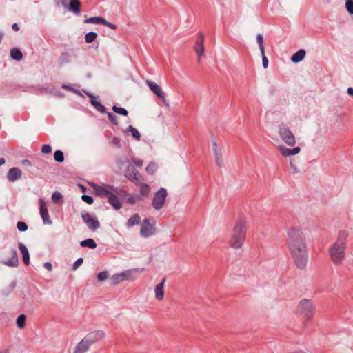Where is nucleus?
<instances>
[{
  "instance_id": "obj_1",
  "label": "nucleus",
  "mask_w": 353,
  "mask_h": 353,
  "mask_svg": "<svg viewBox=\"0 0 353 353\" xmlns=\"http://www.w3.org/2000/svg\"><path fill=\"white\" fill-rule=\"evenodd\" d=\"M286 245L296 266L299 269L305 268L308 261V250L303 232L295 228L289 230Z\"/></svg>"
},
{
  "instance_id": "obj_2",
  "label": "nucleus",
  "mask_w": 353,
  "mask_h": 353,
  "mask_svg": "<svg viewBox=\"0 0 353 353\" xmlns=\"http://www.w3.org/2000/svg\"><path fill=\"white\" fill-rule=\"evenodd\" d=\"M247 220L244 216H239L233 228L229 245L231 248H241L246 236Z\"/></svg>"
},
{
  "instance_id": "obj_3",
  "label": "nucleus",
  "mask_w": 353,
  "mask_h": 353,
  "mask_svg": "<svg viewBox=\"0 0 353 353\" xmlns=\"http://www.w3.org/2000/svg\"><path fill=\"white\" fill-rule=\"evenodd\" d=\"M347 232L341 230L335 243L330 248L329 253L332 261L335 265L340 264L344 259Z\"/></svg>"
},
{
  "instance_id": "obj_4",
  "label": "nucleus",
  "mask_w": 353,
  "mask_h": 353,
  "mask_svg": "<svg viewBox=\"0 0 353 353\" xmlns=\"http://www.w3.org/2000/svg\"><path fill=\"white\" fill-rule=\"evenodd\" d=\"M298 311L307 319H310L315 314V307L311 300L303 299L298 305Z\"/></svg>"
},
{
  "instance_id": "obj_5",
  "label": "nucleus",
  "mask_w": 353,
  "mask_h": 353,
  "mask_svg": "<svg viewBox=\"0 0 353 353\" xmlns=\"http://www.w3.org/2000/svg\"><path fill=\"white\" fill-rule=\"evenodd\" d=\"M168 196L167 190L165 188H161L157 191L152 200V205L156 210H161L165 205L166 197Z\"/></svg>"
},
{
  "instance_id": "obj_6",
  "label": "nucleus",
  "mask_w": 353,
  "mask_h": 353,
  "mask_svg": "<svg viewBox=\"0 0 353 353\" xmlns=\"http://www.w3.org/2000/svg\"><path fill=\"white\" fill-rule=\"evenodd\" d=\"M156 233L155 221L153 219L146 218L143 221L141 226L140 235L148 238Z\"/></svg>"
},
{
  "instance_id": "obj_7",
  "label": "nucleus",
  "mask_w": 353,
  "mask_h": 353,
  "mask_svg": "<svg viewBox=\"0 0 353 353\" xmlns=\"http://www.w3.org/2000/svg\"><path fill=\"white\" fill-rule=\"evenodd\" d=\"M279 133L282 140L288 145L293 146L296 143L295 137L292 132L283 125H279Z\"/></svg>"
},
{
  "instance_id": "obj_8",
  "label": "nucleus",
  "mask_w": 353,
  "mask_h": 353,
  "mask_svg": "<svg viewBox=\"0 0 353 353\" xmlns=\"http://www.w3.org/2000/svg\"><path fill=\"white\" fill-rule=\"evenodd\" d=\"M109 188L111 190H112V192L108 198V203L114 210H119L121 208L122 205L119 198L117 197V195L120 194L121 190L118 188H114L112 185H109Z\"/></svg>"
},
{
  "instance_id": "obj_9",
  "label": "nucleus",
  "mask_w": 353,
  "mask_h": 353,
  "mask_svg": "<svg viewBox=\"0 0 353 353\" xmlns=\"http://www.w3.org/2000/svg\"><path fill=\"white\" fill-rule=\"evenodd\" d=\"M125 176L131 182H132L135 185H138L140 183V180L141 179V174L134 168L132 164H129L125 170L124 173Z\"/></svg>"
},
{
  "instance_id": "obj_10",
  "label": "nucleus",
  "mask_w": 353,
  "mask_h": 353,
  "mask_svg": "<svg viewBox=\"0 0 353 353\" xmlns=\"http://www.w3.org/2000/svg\"><path fill=\"white\" fill-rule=\"evenodd\" d=\"M81 218L89 229L96 230L100 228V223L94 216L85 213L81 215Z\"/></svg>"
},
{
  "instance_id": "obj_11",
  "label": "nucleus",
  "mask_w": 353,
  "mask_h": 353,
  "mask_svg": "<svg viewBox=\"0 0 353 353\" xmlns=\"http://www.w3.org/2000/svg\"><path fill=\"white\" fill-rule=\"evenodd\" d=\"M146 83L150 89L158 97V98L161 99L162 102L165 105L168 106V103L165 98V93L162 91L161 87L156 83L149 80L146 81Z\"/></svg>"
},
{
  "instance_id": "obj_12",
  "label": "nucleus",
  "mask_w": 353,
  "mask_h": 353,
  "mask_svg": "<svg viewBox=\"0 0 353 353\" xmlns=\"http://www.w3.org/2000/svg\"><path fill=\"white\" fill-rule=\"evenodd\" d=\"M105 337V332L102 330H94L88 334L83 339L90 345L103 339Z\"/></svg>"
},
{
  "instance_id": "obj_13",
  "label": "nucleus",
  "mask_w": 353,
  "mask_h": 353,
  "mask_svg": "<svg viewBox=\"0 0 353 353\" xmlns=\"http://www.w3.org/2000/svg\"><path fill=\"white\" fill-rule=\"evenodd\" d=\"M8 255L10 259L3 261L2 263L8 267H17L19 265V259L17 252L14 248H11L8 251Z\"/></svg>"
},
{
  "instance_id": "obj_14",
  "label": "nucleus",
  "mask_w": 353,
  "mask_h": 353,
  "mask_svg": "<svg viewBox=\"0 0 353 353\" xmlns=\"http://www.w3.org/2000/svg\"><path fill=\"white\" fill-rule=\"evenodd\" d=\"M39 212L44 224L51 225L52 223L46 203L41 199H39Z\"/></svg>"
},
{
  "instance_id": "obj_15",
  "label": "nucleus",
  "mask_w": 353,
  "mask_h": 353,
  "mask_svg": "<svg viewBox=\"0 0 353 353\" xmlns=\"http://www.w3.org/2000/svg\"><path fill=\"white\" fill-rule=\"evenodd\" d=\"M203 42H204V35L202 33H199V37L196 41L194 50L198 55V61L200 62L201 57L203 54L204 48H203Z\"/></svg>"
},
{
  "instance_id": "obj_16",
  "label": "nucleus",
  "mask_w": 353,
  "mask_h": 353,
  "mask_svg": "<svg viewBox=\"0 0 353 353\" xmlns=\"http://www.w3.org/2000/svg\"><path fill=\"white\" fill-rule=\"evenodd\" d=\"M7 179L10 182H14L20 179L22 176L21 170L16 167L11 168L7 172Z\"/></svg>"
},
{
  "instance_id": "obj_17",
  "label": "nucleus",
  "mask_w": 353,
  "mask_h": 353,
  "mask_svg": "<svg viewBox=\"0 0 353 353\" xmlns=\"http://www.w3.org/2000/svg\"><path fill=\"white\" fill-rule=\"evenodd\" d=\"M92 188L95 194L100 197H106L108 199L110 194L112 192V190L110 189L109 185L108 186V188H105L99 185L94 184Z\"/></svg>"
},
{
  "instance_id": "obj_18",
  "label": "nucleus",
  "mask_w": 353,
  "mask_h": 353,
  "mask_svg": "<svg viewBox=\"0 0 353 353\" xmlns=\"http://www.w3.org/2000/svg\"><path fill=\"white\" fill-rule=\"evenodd\" d=\"M65 8H68V10L73 14L79 15L81 11V1L79 0H70Z\"/></svg>"
},
{
  "instance_id": "obj_19",
  "label": "nucleus",
  "mask_w": 353,
  "mask_h": 353,
  "mask_svg": "<svg viewBox=\"0 0 353 353\" xmlns=\"http://www.w3.org/2000/svg\"><path fill=\"white\" fill-rule=\"evenodd\" d=\"M130 272L126 271L123 272L121 274H114L111 278H110V282L112 285H116L119 283L120 282L127 280L129 278Z\"/></svg>"
},
{
  "instance_id": "obj_20",
  "label": "nucleus",
  "mask_w": 353,
  "mask_h": 353,
  "mask_svg": "<svg viewBox=\"0 0 353 353\" xmlns=\"http://www.w3.org/2000/svg\"><path fill=\"white\" fill-rule=\"evenodd\" d=\"M212 150L215 156L216 163L219 167H221L223 165L222 154L221 149L218 148L217 143L214 139H212Z\"/></svg>"
},
{
  "instance_id": "obj_21",
  "label": "nucleus",
  "mask_w": 353,
  "mask_h": 353,
  "mask_svg": "<svg viewBox=\"0 0 353 353\" xmlns=\"http://www.w3.org/2000/svg\"><path fill=\"white\" fill-rule=\"evenodd\" d=\"M18 248L21 252L23 263L26 265H29L30 264V254H29L28 248L23 243H22L21 242H19L18 243Z\"/></svg>"
},
{
  "instance_id": "obj_22",
  "label": "nucleus",
  "mask_w": 353,
  "mask_h": 353,
  "mask_svg": "<svg viewBox=\"0 0 353 353\" xmlns=\"http://www.w3.org/2000/svg\"><path fill=\"white\" fill-rule=\"evenodd\" d=\"M90 346V345L86 342V340L83 339L77 343L73 353H85L89 350Z\"/></svg>"
},
{
  "instance_id": "obj_23",
  "label": "nucleus",
  "mask_w": 353,
  "mask_h": 353,
  "mask_svg": "<svg viewBox=\"0 0 353 353\" xmlns=\"http://www.w3.org/2000/svg\"><path fill=\"white\" fill-rule=\"evenodd\" d=\"M88 96L90 98L91 104L95 108V109L100 112L101 113H105L106 108L104 105H103L99 101L95 99V97H94L92 94H88Z\"/></svg>"
},
{
  "instance_id": "obj_24",
  "label": "nucleus",
  "mask_w": 353,
  "mask_h": 353,
  "mask_svg": "<svg viewBox=\"0 0 353 353\" xmlns=\"http://www.w3.org/2000/svg\"><path fill=\"white\" fill-rule=\"evenodd\" d=\"M165 281V278H163L162 281L157 285L155 288V297L157 300L161 301L164 296L163 286Z\"/></svg>"
},
{
  "instance_id": "obj_25",
  "label": "nucleus",
  "mask_w": 353,
  "mask_h": 353,
  "mask_svg": "<svg viewBox=\"0 0 353 353\" xmlns=\"http://www.w3.org/2000/svg\"><path fill=\"white\" fill-rule=\"evenodd\" d=\"M301 149L299 147H295L292 149L287 148L285 147L281 148V152L284 157H290L292 155H295L300 152Z\"/></svg>"
},
{
  "instance_id": "obj_26",
  "label": "nucleus",
  "mask_w": 353,
  "mask_h": 353,
  "mask_svg": "<svg viewBox=\"0 0 353 353\" xmlns=\"http://www.w3.org/2000/svg\"><path fill=\"white\" fill-rule=\"evenodd\" d=\"M305 54L306 52L303 49L298 50L291 57L292 62L296 63L301 61L304 59Z\"/></svg>"
},
{
  "instance_id": "obj_27",
  "label": "nucleus",
  "mask_w": 353,
  "mask_h": 353,
  "mask_svg": "<svg viewBox=\"0 0 353 353\" xmlns=\"http://www.w3.org/2000/svg\"><path fill=\"white\" fill-rule=\"evenodd\" d=\"M141 223V217L139 214H133L127 221L126 225L131 228L134 225H139Z\"/></svg>"
},
{
  "instance_id": "obj_28",
  "label": "nucleus",
  "mask_w": 353,
  "mask_h": 353,
  "mask_svg": "<svg viewBox=\"0 0 353 353\" xmlns=\"http://www.w3.org/2000/svg\"><path fill=\"white\" fill-rule=\"evenodd\" d=\"M138 185H140L139 196H141L142 199H143V197L148 196L151 190L150 185L147 183H141V181L140 183H139Z\"/></svg>"
},
{
  "instance_id": "obj_29",
  "label": "nucleus",
  "mask_w": 353,
  "mask_h": 353,
  "mask_svg": "<svg viewBox=\"0 0 353 353\" xmlns=\"http://www.w3.org/2000/svg\"><path fill=\"white\" fill-rule=\"evenodd\" d=\"M125 198L127 203L130 205H134L137 202L141 201L143 200L141 196H139L138 194L132 195L130 194H126Z\"/></svg>"
},
{
  "instance_id": "obj_30",
  "label": "nucleus",
  "mask_w": 353,
  "mask_h": 353,
  "mask_svg": "<svg viewBox=\"0 0 353 353\" xmlns=\"http://www.w3.org/2000/svg\"><path fill=\"white\" fill-rule=\"evenodd\" d=\"M10 57L13 60L20 61L23 58V54L19 48H14L10 50Z\"/></svg>"
},
{
  "instance_id": "obj_31",
  "label": "nucleus",
  "mask_w": 353,
  "mask_h": 353,
  "mask_svg": "<svg viewBox=\"0 0 353 353\" xmlns=\"http://www.w3.org/2000/svg\"><path fill=\"white\" fill-rule=\"evenodd\" d=\"M70 62V54L68 52H63L61 54L60 57L58 60V63L59 66H63L67 63Z\"/></svg>"
},
{
  "instance_id": "obj_32",
  "label": "nucleus",
  "mask_w": 353,
  "mask_h": 353,
  "mask_svg": "<svg viewBox=\"0 0 353 353\" xmlns=\"http://www.w3.org/2000/svg\"><path fill=\"white\" fill-rule=\"evenodd\" d=\"M80 245L81 247H88V248H90L92 249H94L97 246V245L95 243V241H94V239H90V238L81 241Z\"/></svg>"
},
{
  "instance_id": "obj_33",
  "label": "nucleus",
  "mask_w": 353,
  "mask_h": 353,
  "mask_svg": "<svg viewBox=\"0 0 353 353\" xmlns=\"http://www.w3.org/2000/svg\"><path fill=\"white\" fill-rule=\"evenodd\" d=\"M104 21V18L101 17H92L84 20L85 23L101 24Z\"/></svg>"
},
{
  "instance_id": "obj_34",
  "label": "nucleus",
  "mask_w": 353,
  "mask_h": 353,
  "mask_svg": "<svg viewBox=\"0 0 353 353\" xmlns=\"http://www.w3.org/2000/svg\"><path fill=\"white\" fill-rule=\"evenodd\" d=\"M26 316L23 314H20L16 320V323H17V327L19 329L23 328L26 325Z\"/></svg>"
},
{
  "instance_id": "obj_35",
  "label": "nucleus",
  "mask_w": 353,
  "mask_h": 353,
  "mask_svg": "<svg viewBox=\"0 0 353 353\" xmlns=\"http://www.w3.org/2000/svg\"><path fill=\"white\" fill-rule=\"evenodd\" d=\"M127 132H130L132 136L137 140L139 141L141 134L133 126L129 125L127 128Z\"/></svg>"
},
{
  "instance_id": "obj_36",
  "label": "nucleus",
  "mask_w": 353,
  "mask_h": 353,
  "mask_svg": "<svg viewBox=\"0 0 353 353\" xmlns=\"http://www.w3.org/2000/svg\"><path fill=\"white\" fill-rule=\"evenodd\" d=\"M97 37V34L94 32H89L85 35V41L87 43H92Z\"/></svg>"
},
{
  "instance_id": "obj_37",
  "label": "nucleus",
  "mask_w": 353,
  "mask_h": 353,
  "mask_svg": "<svg viewBox=\"0 0 353 353\" xmlns=\"http://www.w3.org/2000/svg\"><path fill=\"white\" fill-rule=\"evenodd\" d=\"M54 159L55 161L58 163H62L64 161V154L63 152L60 150H57L54 153Z\"/></svg>"
},
{
  "instance_id": "obj_38",
  "label": "nucleus",
  "mask_w": 353,
  "mask_h": 353,
  "mask_svg": "<svg viewBox=\"0 0 353 353\" xmlns=\"http://www.w3.org/2000/svg\"><path fill=\"white\" fill-rule=\"evenodd\" d=\"M256 41H257V43L259 44L261 54H263L264 51H265V48L263 46V37L261 34H258L256 35Z\"/></svg>"
},
{
  "instance_id": "obj_39",
  "label": "nucleus",
  "mask_w": 353,
  "mask_h": 353,
  "mask_svg": "<svg viewBox=\"0 0 353 353\" xmlns=\"http://www.w3.org/2000/svg\"><path fill=\"white\" fill-rule=\"evenodd\" d=\"M112 110L119 114H121L122 116H127L128 112L127 111L126 109L123 108H121V107H118L117 105H114L112 107Z\"/></svg>"
},
{
  "instance_id": "obj_40",
  "label": "nucleus",
  "mask_w": 353,
  "mask_h": 353,
  "mask_svg": "<svg viewBox=\"0 0 353 353\" xmlns=\"http://www.w3.org/2000/svg\"><path fill=\"white\" fill-rule=\"evenodd\" d=\"M156 170L157 165L153 162H150L145 168L146 172L150 174H153Z\"/></svg>"
},
{
  "instance_id": "obj_41",
  "label": "nucleus",
  "mask_w": 353,
  "mask_h": 353,
  "mask_svg": "<svg viewBox=\"0 0 353 353\" xmlns=\"http://www.w3.org/2000/svg\"><path fill=\"white\" fill-rule=\"evenodd\" d=\"M110 143L112 145L117 148H120L121 147L120 139L118 138L117 137H112L111 139L110 140Z\"/></svg>"
},
{
  "instance_id": "obj_42",
  "label": "nucleus",
  "mask_w": 353,
  "mask_h": 353,
  "mask_svg": "<svg viewBox=\"0 0 353 353\" xmlns=\"http://www.w3.org/2000/svg\"><path fill=\"white\" fill-rule=\"evenodd\" d=\"M109 274L108 271H103L97 274V277L99 281H104L108 278Z\"/></svg>"
},
{
  "instance_id": "obj_43",
  "label": "nucleus",
  "mask_w": 353,
  "mask_h": 353,
  "mask_svg": "<svg viewBox=\"0 0 353 353\" xmlns=\"http://www.w3.org/2000/svg\"><path fill=\"white\" fill-rule=\"evenodd\" d=\"M107 115H108L109 120L110 121V122L112 124H114L115 125H118V123H119L118 119H117V117L116 115H114L112 112H107Z\"/></svg>"
},
{
  "instance_id": "obj_44",
  "label": "nucleus",
  "mask_w": 353,
  "mask_h": 353,
  "mask_svg": "<svg viewBox=\"0 0 353 353\" xmlns=\"http://www.w3.org/2000/svg\"><path fill=\"white\" fill-rule=\"evenodd\" d=\"M17 228L20 232H25L28 230V225L23 221H19L17 223Z\"/></svg>"
},
{
  "instance_id": "obj_45",
  "label": "nucleus",
  "mask_w": 353,
  "mask_h": 353,
  "mask_svg": "<svg viewBox=\"0 0 353 353\" xmlns=\"http://www.w3.org/2000/svg\"><path fill=\"white\" fill-rule=\"evenodd\" d=\"M81 199H82L84 202H85V203H87L88 204H90V205L92 204V203H93V202H94V199H93V197H92V196H90V195H87V194H83V195L81 196Z\"/></svg>"
},
{
  "instance_id": "obj_46",
  "label": "nucleus",
  "mask_w": 353,
  "mask_h": 353,
  "mask_svg": "<svg viewBox=\"0 0 353 353\" xmlns=\"http://www.w3.org/2000/svg\"><path fill=\"white\" fill-rule=\"evenodd\" d=\"M345 8H346L347 12L350 14H353V1H350V0H346Z\"/></svg>"
},
{
  "instance_id": "obj_47",
  "label": "nucleus",
  "mask_w": 353,
  "mask_h": 353,
  "mask_svg": "<svg viewBox=\"0 0 353 353\" xmlns=\"http://www.w3.org/2000/svg\"><path fill=\"white\" fill-rule=\"evenodd\" d=\"M61 198L62 194L57 191L54 192L52 195V199L54 203H57Z\"/></svg>"
},
{
  "instance_id": "obj_48",
  "label": "nucleus",
  "mask_w": 353,
  "mask_h": 353,
  "mask_svg": "<svg viewBox=\"0 0 353 353\" xmlns=\"http://www.w3.org/2000/svg\"><path fill=\"white\" fill-rule=\"evenodd\" d=\"M83 262V259L80 257L72 265V270L73 271L76 270Z\"/></svg>"
},
{
  "instance_id": "obj_49",
  "label": "nucleus",
  "mask_w": 353,
  "mask_h": 353,
  "mask_svg": "<svg viewBox=\"0 0 353 353\" xmlns=\"http://www.w3.org/2000/svg\"><path fill=\"white\" fill-rule=\"evenodd\" d=\"M52 152V148L48 144L43 145L41 148V152L43 154H50Z\"/></svg>"
},
{
  "instance_id": "obj_50",
  "label": "nucleus",
  "mask_w": 353,
  "mask_h": 353,
  "mask_svg": "<svg viewBox=\"0 0 353 353\" xmlns=\"http://www.w3.org/2000/svg\"><path fill=\"white\" fill-rule=\"evenodd\" d=\"M262 56V65L264 68H267L268 66V59L267 57L265 55V52L261 54Z\"/></svg>"
},
{
  "instance_id": "obj_51",
  "label": "nucleus",
  "mask_w": 353,
  "mask_h": 353,
  "mask_svg": "<svg viewBox=\"0 0 353 353\" xmlns=\"http://www.w3.org/2000/svg\"><path fill=\"white\" fill-rule=\"evenodd\" d=\"M132 161L133 163L137 167H139V168L142 167V165H143V161L142 160L139 159H136V158H132Z\"/></svg>"
},
{
  "instance_id": "obj_52",
  "label": "nucleus",
  "mask_w": 353,
  "mask_h": 353,
  "mask_svg": "<svg viewBox=\"0 0 353 353\" xmlns=\"http://www.w3.org/2000/svg\"><path fill=\"white\" fill-rule=\"evenodd\" d=\"M54 3L57 6H62L64 8L67 7V0H54Z\"/></svg>"
},
{
  "instance_id": "obj_53",
  "label": "nucleus",
  "mask_w": 353,
  "mask_h": 353,
  "mask_svg": "<svg viewBox=\"0 0 353 353\" xmlns=\"http://www.w3.org/2000/svg\"><path fill=\"white\" fill-rule=\"evenodd\" d=\"M101 24H103V25L106 26L107 27H108V28H111L112 30H115L117 28V26L116 25L108 22L105 19H104V21H103Z\"/></svg>"
},
{
  "instance_id": "obj_54",
  "label": "nucleus",
  "mask_w": 353,
  "mask_h": 353,
  "mask_svg": "<svg viewBox=\"0 0 353 353\" xmlns=\"http://www.w3.org/2000/svg\"><path fill=\"white\" fill-rule=\"evenodd\" d=\"M116 162H117V164L119 166L121 167V166L124 165L125 163H128V162H129V161H128V159H124V160H122V159H117Z\"/></svg>"
},
{
  "instance_id": "obj_55",
  "label": "nucleus",
  "mask_w": 353,
  "mask_h": 353,
  "mask_svg": "<svg viewBox=\"0 0 353 353\" xmlns=\"http://www.w3.org/2000/svg\"><path fill=\"white\" fill-rule=\"evenodd\" d=\"M43 267L49 272L52 270V265L50 262H46L43 263Z\"/></svg>"
},
{
  "instance_id": "obj_56",
  "label": "nucleus",
  "mask_w": 353,
  "mask_h": 353,
  "mask_svg": "<svg viewBox=\"0 0 353 353\" xmlns=\"http://www.w3.org/2000/svg\"><path fill=\"white\" fill-rule=\"evenodd\" d=\"M16 285H17L16 281H13L12 282H11V283L10 284V286H9V293L11 292L15 288Z\"/></svg>"
},
{
  "instance_id": "obj_57",
  "label": "nucleus",
  "mask_w": 353,
  "mask_h": 353,
  "mask_svg": "<svg viewBox=\"0 0 353 353\" xmlns=\"http://www.w3.org/2000/svg\"><path fill=\"white\" fill-rule=\"evenodd\" d=\"M62 88H64V89H66L68 90H72V91H74L75 92H78L77 90H74V88H72V87H70V85H62Z\"/></svg>"
},
{
  "instance_id": "obj_58",
  "label": "nucleus",
  "mask_w": 353,
  "mask_h": 353,
  "mask_svg": "<svg viewBox=\"0 0 353 353\" xmlns=\"http://www.w3.org/2000/svg\"><path fill=\"white\" fill-rule=\"evenodd\" d=\"M22 164L26 166H32V163H31L30 161H29L28 159L23 160Z\"/></svg>"
},
{
  "instance_id": "obj_59",
  "label": "nucleus",
  "mask_w": 353,
  "mask_h": 353,
  "mask_svg": "<svg viewBox=\"0 0 353 353\" xmlns=\"http://www.w3.org/2000/svg\"><path fill=\"white\" fill-rule=\"evenodd\" d=\"M12 29L14 31H18L19 30V27L17 23H14L12 25Z\"/></svg>"
},
{
  "instance_id": "obj_60",
  "label": "nucleus",
  "mask_w": 353,
  "mask_h": 353,
  "mask_svg": "<svg viewBox=\"0 0 353 353\" xmlns=\"http://www.w3.org/2000/svg\"><path fill=\"white\" fill-rule=\"evenodd\" d=\"M347 92L349 95L353 96V88H351V87L348 88Z\"/></svg>"
},
{
  "instance_id": "obj_61",
  "label": "nucleus",
  "mask_w": 353,
  "mask_h": 353,
  "mask_svg": "<svg viewBox=\"0 0 353 353\" xmlns=\"http://www.w3.org/2000/svg\"><path fill=\"white\" fill-rule=\"evenodd\" d=\"M6 161H5V159L1 157L0 158V166L3 165L5 163Z\"/></svg>"
},
{
  "instance_id": "obj_62",
  "label": "nucleus",
  "mask_w": 353,
  "mask_h": 353,
  "mask_svg": "<svg viewBox=\"0 0 353 353\" xmlns=\"http://www.w3.org/2000/svg\"><path fill=\"white\" fill-rule=\"evenodd\" d=\"M0 353H9V350L8 349H4L0 351Z\"/></svg>"
},
{
  "instance_id": "obj_63",
  "label": "nucleus",
  "mask_w": 353,
  "mask_h": 353,
  "mask_svg": "<svg viewBox=\"0 0 353 353\" xmlns=\"http://www.w3.org/2000/svg\"><path fill=\"white\" fill-rule=\"evenodd\" d=\"M326 2H327V3H330V0H326Z\"/></svg>"
}]
</instances>
